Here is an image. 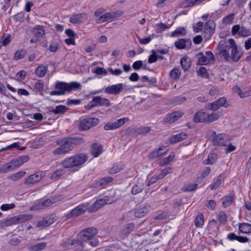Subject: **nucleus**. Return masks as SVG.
<instances>
[{"instance_id": "f257e3e1", "label": "nucleus", "mask_w": 251, "mask_h": 251, "mask_svg": "<svg viewBox=\"0 0 251 251\" xmlns=\"http://www.w3.org/2000/svg\"><path fill=\"white\" fill-rule=\"evenodd\" d=\"M87 160V154L81 153L66 158L60 164L64 168L70 169L79 167L84 164Z\"/></svg>"}, {"instance_id": "f03ea898", "label": "nucleus", "mask_w": 251, "mask_h": 251, "mask_svg": "<svg viewBox=\"0 0 251 251\" xmlns=\"http://www.w3.org/2000/svg\"><path fill=\"white\" fill-rule=\"evenodd\" d=\"M219 118L220 113L219 112H212L211 113H208L203 109H201L195 114L193 117V122L195 123L208 124L217 120Z\"/></svg>"}, {"instance_id": "7ed1b4c3", "label": "nucleus", "mask_w": 251, "mask_h": 251, "mask_svg": "<svg viewBox=\"0 0 251 251\" xmlns=\"http://www.w3.org/2000/svg\"><path fill=\"white\" fill-rule=\"evenodd\" d=\"M56 143L59 147L53 150L52 152L55 155L66 154L73 149L68 137L57 141Z\"/></svg>"}, {"instance_id": "20e7f679", "label": "nucleus", "mask_w": 251, "mask_h": 251, "mask_svg": "<svg viewBox=\"0 0 251 251\" xmlns=\"http://www.w3.org/2000/svg\"><path fill=\"white\" fill-rule=\"evenodd\" d=\"M81 85L77 82H72L70 83L64 82H58L55 84V88L59 91L63 92V95L65 92H70L74 89H78L80 88Z\"/></svg>"}, {"instance_id": "39448f33", "label": "nucleus", "mask_w": 251, "mask_h": 251, "mask_svg": "<svg viewBox=\"0 0 251 251\" xmlns=\"http://www.w3.org/2000/svg\"><path fill=\"white\" fill-rule=\"evenodd\" d=\"M100 120L97 118L88 117L81 120L79 122V130H87L99 123Z\"/></svg>"}, {"instance_id": "423d86ee", "label": "nucleus", "mask_w": 251, "mask_h": 251, "mask_svg": "<svg viewBox=\"0 0 251 251\" xmlns=\"http://www.w3.org/2000/svg\"><path fill=\"white\" fill-rule=\"evenodd\" d=\"M217 49L220 50L219 52V55L224 57L226 61H228L230 58L229 51L230 49L227 42L224 40L221 41Z\"/></svg>"}, {"instance_id": "0eeeda50", "label": "nucleus", "mask_w": 251, "mask_h": 251, "mask_svg": "<svg viewBox=\"0 0 251 251\" xmlns=\"http://www.w3.org/2000/svg\"><path fill=\"white\" fill-rule=\"evenodd\" d=\"M89 205V203L88 202L79 205L67 213V217L68 218H71L73 217H76L81 215L87 209L88 210Z\"/></svg>"}, {"instance_id": "6e6552de", "label": "nucleus", "mask_w": 251, "mask_h": 251, "mask_svg": "<svg viewBox=\"0 0 251 251\" xmlns=\"http://www.w3.org/2000/svg\"><path fill=\"white\" fill-rule=\"evenodd\" d=\"M129 121L128 117H125L117 120L115 122H110L106 124L104 126L105 130H111L116 129Z\"/></svg>"}, {"instance_id": "1a4fd4ad", "label": "nucleus", "mask_w": 251, "mask_h": 251, "mask_svg": "<svg viewBox=\"0 0 251 251\" xmlns=\"http://www.w3.org/2000/svg\"><path fill=\"white\" fill-rule=\"evenodd\" d=\"M226 100L225 97H222L212 102L208 103L207 104V109L213 111L214 112L220 109L221 107L224 106L225 107H226L227 105H226Z\"/></svg>"}, {"instance_id": "9d476101", "label": "nucleus", "mask_w": 251, "mask_h": 251, "mask_svg": "<svg viewBox=\"0 0 251 251\" xmlns=\"http://www.w3.org/2000/svg\"><path fill=\"white\" fill-rule=\"evenodd\" d=\"M45 176V173L43 171L36 172L30 175L25 181V185L33 184L39 182Z\"/></svg>"}, {"instance_id": "9b49d317", "label": "nucleus", "mask_w": 251, "mask_h": 251, "mask_svg": "<svg viewBox=\"0 0 251 251\" xmlns=\"http://www.w3.org/2000/svg\"><path fill=\"white\" fill-rule=\"evenodd\" d=\"M124 89L122 83H118L106 87L104 92L107 94L117 95L121 93Z\"/></svg>"}, {"instance_id": "f8f14e48", "label": "nucleus", "mask_w": 251, "mask_h": 251, "mask_svg": "<svg viewBox=\"0 0 251 251\" xmlns=\"http://www.w3.org/2000/svg\"><path fill=\"white\" fill-rule=\"evenodd\" d=\"M56 221V217L54 215H49L40 221L38 223L36 226L40 229H42L52 225Z\"/></svg>"}, {"instance_id": "ddd939ff", "label": "nucleus", "mask_w": 251, "mask_h": 251, "mask_svg": "<svg viewBox=\"0 0 251 251\" xmlns=\"http://www.w3.org/2000/svg\"><path fill=\"white\" fill-rule=\"evenodd\" d=\"M111 105L110 100L105 98H101L100 96L93 97L92 100L91 107H96L98 106H109Z\"/></svg>"}, {"instance_id": "4468645a", "label": "nucleus", "mask_w": 251, "mask_h": 251, "mask_svg": "<svg viewBox=\"0 0 251 251\" xmlns=\"http://www.w3.org/2000/svg\"><path fill=\"white\" fill-rule=\"evenodd\" d=\"M55 202V199L53 197H51V198H48L45 200H43L42 201H39L37 203H36L33 207L30 208V210H39L41 209L53 204Z\"/></svg>"}, {"instance_id": "2eb2a0df", "label": "nucleus", "mask_w": 251, "mask_h": 251, "mask_svg": "<svg viewBox=\"0 0 251 251\" xmlns=\"http://www.w3.org/2000/svg\"><path fill=\"white\" fill-rule=\"evenodd\" d=\"M109 203H110V202H108V200L106 198L97 200L91 206L89 207L88 211L90 213L95 212L102 208L105 204Z\"/></svg>"}, {"instance_id": "dca6fc26", "label": "nucleus", "mask_w": 251, "mask_h": 251, "mask_svg": "<svg viewBox=\"0 0 251 251\" xmlns=\"http://www.w3.org/2000/svg\"><path fill=\"white\" fill-rule=\"evenodd\" d=\"M149 210L150 206L148 204H141L135 209L134 215L136 218H140L145 216Z\"/></svg>"}, {"instance_id": "f3484780", "label": "nucleus", "mask_w": 251, "mask_h": 251, "mask_svg": "<svg viewBox=\"0 0 251 251\" xmlns=\"http://www.w3.org/2000/svg\"><path fill=\"white\" fill-rule=\"evenodd\" d=\"M209 133L213 138L212 142L214 145L218 146H225L226 145V142L223 134L217 135L216 132L213 130H209Z\"/></svg>"}, {"instance_id": "a211bd4d", "label": "nucleus", "mask_w": 251, "mask_h": 251, "mask_svg": "<svg viewBox=\"0 0 251 251\" xmlns=\"http://www.w3.org/2000/svg\"><path fill=\"white\" fill-rule=\"evenodd\" d=\"M144 187V183L138 179L137 183L132 186L131 189V193L133 195L139 194L143 191Z\"/></svg>"}, {"instance_id": "6ab92c4d", "label": "nucleus", "mask_w": 251, "mask_h": 251, "mask_svg": "<svg viewBox=\"0 0 251 251\" xmlns=\"http://www.w3.org/2000/svg\"><path fill=\"white\" fill-rule=\"evenodd\" d=\"M183 116V113L178 111H175L170 114L165 120V123H173Z\"/></svg>"}, {"instance_id": "aec40b11", "label": "nucleus", "mask_w": 251, "mask_h": 251, "mask_svg": "<svg viewBox=\"0 0 251 251\" xmlns=\"http://www.w3.org/2000/svg\"><path fill=\"white\" fill-rule=\"evenodd\" d=\"M102 152V146L99 143H94L92 144L90 153L94 157H98Z\"/></svg>"}, {"instance_id": "412c9836", "label": "nucleus", "mask_w": 251, "mask_h": 251, "mask_svg": "<svg viewBox=\"0 0 251 251\" xmlns=\"http://www.w3.org/2000/svg\"><path fill=\"white\" fill-rule=\"evenodd\" d=\"M191 44V41L189 39H180L175 43L176 47L179 49H184L187 46L189 48Z\"/></svg>"}, {"instance_id": "4be33fe9", "label": "nucleus", "mask_w": 251, "mask_h": 251, "mask_svg": "<svg viewBox=\"0 0 251 251\" xmlns=\"http://www.w3.org/2000/svg\"><path fill=\"white\" fill-rule=\"evenodd\" d=\"M187 135L184 132H181L176 135H172L169 139L171 143L175 144L186 139Z\"/></svg>"}, {"instance_id": "5701e85b", "label": "nucleus", "mask_w": 251, "mask_h": 251, "mask_svg": "<svg viewBox=\"0 0 251 251\" xmlns=\"http://www.w3.org/2000/svg\"><path fill=\"white\" fill-rule=\"evenodd\" d=\"M85 13H79L74 14L70 18V22L74 24H79L83 22L82 19L84 16H85Z\"/></svg>"}, {"instance_id": "b1692460", "label": "nucleus", "mask_w": 251, "mask_h": 251, "mask_svg": "<svg viewBox=\"0 0 251 251\" xmlns=\"http://www.w3.org/2000/svg\"><path fill=\"white\" fill-rule=\"evenodd\" d=\"M46 242H40L35 244L30 245L28 249L30 251H40L47 247Z\"/></svg>"}, {"instance_id": "393cba45", "label": "nucleus", "mask_w": 251, "mask_h": 251, "mask_svg": "<svg viewBox=\"0 0 251 251\" xmlns=\"http://www.w3.org/2000/svg\"><path fill=\"white\" fill-rule=\"evenodd\" d=\"M165 149L162 147L155 149L152 151L148 155V158L151 159L156 158L165 153Z\"/></svg>"}, {"instance_id": "a878e982", "label": "nucleus", "mask_w": 251, "mask_h": 251, "mask_svg": "<svg viewBox=\"0 0 251 251\" xmlns=\"http://www.w3.org/2000/svg\"><path fill=\"white\" fill-rule=\"evenodd\" d=\"M32 33L37 37H42L45 35V30L43 26L37 25L33 28Z\"/></svg>"}, {"instance_id": "bb28decb", "label": "nucleus", "mask_w": 251, "mask_h": 251, "mask_svg": "<svg viewBox=\"0 0 251 251\" xmlns=\"http://www.w3.org/2000/svg\"><path fill=\"white\" fill-rule=\"evenodd\" d=\"M70 142L73 148L77 145L83 144L85 142V140L83 137L79 136L68 137Z\"/></svg>"}, {"instance_id": "cd10ccee", "label": "nucleus", "mask_w": 251, "mask_h": 251, "mask_svg": "<svg viewBox=\"0 0 251 251\" xmlns=\"http://www.w3.org/2000/svg\"><path fill=\"white\" fill-rule=\"evenodd\" d=\"M180 64L184 71H187L191 66V61L188 57H183L180 59Z\"/></svg>"}, {"instance_id": "c85d7f7f", "label": "nucleus", "mask_w": 251, "mask_h": 251, "mask_svg": "<svg viewBox=\"0 0 251 251\" xmlns=\"http://www.w3.org/2000/svg\"><path fill=\"white\" fill-rule=\"evenodd\" d=\"M151 130L150 126H141L140 127H134L132 131L134 133L138 135H145L149 133Z\"/></svg>"}, {"instance_id": "c756f323", "label": "nucleus", "mask_w": 251, "mask_h": 251, "mask_svg": "<svg viewBox=\"0 0 251 251\" xmlns=\"http://www.w3.org/2000/svg\"><path fill=\"white\" fill-rule=\"evenodd\" d=\"M196 56L197 57L198 59V64L200 65H207L210 62V59H208V58H207L205 56H204V54L201 52H199L196 55Z\"/></svg>"}, {"instance_id": "7c9ffc66", "label": "nucleus", "mask_w": 251, "mask_h": 251, "mask_svg": "<svg viewBox=\"0 0 251 251\" xmlns=\"http://www.w3.org/2000/svg\"><path fill=\"white\" fill-rule=\"evenodd\" d=\"M239 230L240 232L245 234L251 233V225L249 223H240L239 225Z\"/></svg>"}, {"instance_id": "2f4dec72", "label": "nucleus", "mask_w": 251, "mask_h": 251, "mask_svg": "<svg viewBox=\"0 0 251 251\" xmlns=\"http://www.w3.org/2000/svg\"><path fill=\"white\" fill-rule=\"evenodd\" d=\"M231 51V57L234 62L238 61L241 58V53L238 50V47L235 46L233 48Z\"/></svg>"}, {"instance_id": "473e14b6", "label": "nucleus", "mask_w": 251, "mask_h": 251, "mask_svg": "<svg viewBox=\"0 0 251 251\" xmlns=\"http://www.w3.org/2000/svg\"><path fill=\"white\" fill-rule=\"evenodd\" d=\"M124 168V165L123 164L121 163H117L114 164L112 167L109 170L108 172L110 174H115L121 172Z\"/></svg>"}, {"instance_id": "72a5a7b5", "label": "nucleus", "mask_w": 251, "mask_h": 251, "mask_svg": "<svg viewBox=\"0 0 251 251\" xmlns=\"http://www.w3.org/2000/svg\"><path fill=\"white\" fill-rule=\"evenodd\" d=\"M217 160V155L214 152H211L209 154L208 157L202 161L204 165L213 164Z\"/></svg>"}, {"instance_id": "f704fd0d", "label": "nucleus", "mask_w": 251, "mask_h": 251, "mask_svg": "<svg viewBox=\"0 0 251 251\" xmlns=\"http://www.w3.org/2000/svg\"><path fill=\"white\" fill-rule=\"evenodd\" d=\"M68 108L63 105H58L55 107V108L51 107L50 110V112H53L55 114H63Z\"/></svg>"}, {"instance_id": "c9c22d12", "label": "nucleus", "mask_w": 251, "mask_h": 251, "mask_svg": "<svg viewBox=\"0 0 251 251\" xmlns=\"http://www.w3.org/2000/svg\"><path fill=\"white\" fill-rule=\"evenodd\" d=\"M16 217H17L18 224L25 222L33 218L32 215L29 214H21L18 216H16Z\"/></svg>"}, {"instance_id": "e433bc0d", "label": "nucleus", "mask_w": 251, "mask_h": 251, "mask_svg": "<svg viewBox=\"0 0 251 251\" xmlns=\"http://www.w3.org/2000/svg\"><path fill=\"white\" fill-rule=\"evenodd\" d=\"M233 196L230 194L225 196L223 198V206L224 207H226L228 206L231 205L233 201Z\"/></svg>"}, {"instance_id": "4c0bfd02", "label": "nucleus", "mask_w": 251, "mask_h": 251, "mask_svg": "<svg viewBox=\"0 0 251 251\" xmlns=\"http://www.w3.org/2000/svg\"><path fill=\"white\" fill-rule=\"evenodd\" d=\"M47 71V67L43 65H40L36 69V74L39 77L44 76Z\"/></svg>"}, {"instance_id": "58836bf2", "label": "nucleus", "mask_w": 251, "mask_h": 251, "mask_svg": "<svg viewBox=\"0 0 251 251\" xmlns=\"http://www.w3.org/2000/svg\"><path fill=\"white\" fill-rule=\"evenodd\" d=\"M113 180V178L110 176L104 177L101 178L99 181L97 182V187L103 186L107 185Z\"/></svg>"}, {"instance_id": "ea45409f", "label": "nucleus", "mask_w": 251, "mask_h": 251, "mask_svg": "<svg viewBox=\"0 0 251 251\" xmlns=\"http://www.w3.org/2000/svg\"><path fill=\"white\" fill-rule=\"evenodd\" d=\"M135 228V225L133 223H129L126 225L122 229V232L124 234H129L133 231Z\"/></svg>"}, {"instance_id": "a19ab883", "label": "nucleus", "mask_w": 251, "mask_h": 251, "mask_svg": "<svg viewBox=\"0 0 251 251\" xmlns=\"http://www.w3.org/2000/svg\"><path fill=\"white\" fill-rule=\"evenodd\" d=\"M65 173V171L64 169H58L53 173L50 178L52 180H56L58 179Z\"/></svg>"}, {"instance_id": "79ce46f5", "label": "nucleus", "mask_w": 251, "mask_h": 251, "mask_svg": "<svg viewBox=\"0 0 251 251\" xmlns=\"http://www.w3.org/2000/svg\"><path fill=\"white\" fill-rule=\"evenodd\" d=\"M204 224V217L202 213H200L195 220V225L197 227H201Z\"/></svg>"}, {"instance_id": "37998d69", "label": "nucleus", "mask_w": 251, "mask_h": 251, "mask_svg": "<svg viewBox=\"0 0 251 251\" xmlns=\"http://www.w3.org/2000/svg\"><path fill=\"white\" fill-rule=\"evenodd\" d=\"M25 174L26 172L25 171H22L13 174L10 176H9V178L14 181H16L22 178L25 175Z\"/></svg>"}, {"instance_id": "c03bdc74", "label": "nucleus", "mask_w": 251, "mask_h": 251, "mask_svg": "<svg viewBox=\"0 0 251 251\" xmlns=\"http://www.w3.org/2000/svg\"><path fill=\"white\" fill-rule=\"evenodd\" d=\"M108 20L115 19L121 16L123 12L120 11H111L106 13Z\"/></svg>"}, {"instance_id": "a18cd8bd", "label": "nucleus", "mask_w": 251, "mask_h": 251, "mask_svg": "<svg viewBox=\"0 0 251 251\" xmlns=\"http://www.w3.org/2000/svg\"><path fill=\"white\" fill-rule=\"evenodd\" d=\"M223 178V175H219L216 180L214 181L210 185V188L211 190H215L218 188V187L220 186L221 183V180Z\"/></svg>"}, {"instance_id": "49530a36", "label": "nucleus", "mask_w": 251, "mask_h": 251, "mask_svg": "<svg viewBox=\"0 0 251 251\" xmlns=\"http://www.w3.org/2000/svg\"><path fill=\"white\" fill-rule=\"evenodd\" d=\"M180 75V71L177 68L173 69L170 73V77L174 79H176L179 78Z\"/></svg>"}, {"instance_id": "de8ad7c7", "label": "nucleus", "mask_w": 251, "mask_h": 251, "mask_svg": "<svg viewBox=\"0 0 251 251\" xmlns=\"http://www.w3.org/2000/svg\"><path fill=\"white\" fill-rule=\"evenodd\" d=\"M4 224L5 226H11L13 225L18 224L17 217L16 216H14L5 220L4 221Z\"/></svg>"}, {"instance_id": "09e8293b", "label": "nucleus", "mask_w": 251, "mask_h": 251, "mask_svg": "<svg viewBox=\"0 0 251 251\" xmlns=\"http://www.w3.org/2000/svg\"><path fill=\"white\" fill-rule=\"evenodd\" d=\"M186 34L185 30L184 27L177 28L171 33L172 37L178 36L179 35H184Z\"/></svg>"}, {"instance_id": "8fccbe9b", "label": "nucleus", "mask_w": 251, "mask_h": 251, "mask_svg": "<svg viewBox=\"0 0 251 251\" xmlns=\"http://www.w3.org/2000/svg\"><path fill=\"white\" fill-rule=\"evenodd\" d=\"M25 53L26 50H19L15 52L14 58L16 60L21 59L24 57Z\"/></svg>"}, {"instance_id": "3c124183", "label": "nucleus", "mask_w": 251, "mask_h": 251, "mask_svg": "<svg viewBox=\"0 0 251 251\" xmlns=\"http://www.w3.org/2000/svg\"><path fill=\"white\" fill-rule=\"evenodd\" d=\"M13 170L10 162L0 167V173H5Z\"/></svg>"}, {"instance_id": "603ef678", "label": "nucleus", "mask_w": 251, "mask_h": 251, "mask_svg": "<svg viewBox=\"0 0 251 251\" xmlns=\"http://www.w3.org/2000/svg\"><path fill=\"white\" fill-rule=\"evenodd\" d=\"M13 148H18L20 150H24L25 149V147H22L21 148H20L19 143H14L11 145H10L7 146L5 148L0 149V152L6 150H11Z\"/></svg>"}, {"instance_id": "864d4df0", "label": "nucleus", "mask_w": 251, "mask_h": 251, "mask_svg": "<svg viewBox=\"0 0 251 251\" xmlns=\"http://www.w3.org/2000/svg\"><path fill=\"white\" fill-rule=\"evenodd\" d=\"M251 35V31L248 28L244 26H241V29L239 31V36L242 37L249 36Z\"/></svg>"}, {"instance_id": "5fc2aeb1", "label": "nucleus", "mask_w": 251, "mask_h": 251, "mask_svg": "<svg viewBox=\"0 0 251 251\" xmlns=\"http://www.w3.org/2000/svg\"><path fill=\"white\" fill-rule=\"evenodd\" d=\"M157 60V55L155 50H151V54L150 55L148 58V62L149 63H152Z\"/></svg>"}, {"instance_id": "6e6d98bb", "label": "nucleus", "mask_w": 251, "mask_h": 251, "mask_svg": "<svg viewBox=\"0 0 251 251\" xmlns=\"http://www.w3.org/2000/svg\"><path fill=\"white\" fill-rule=\"evenodd\" d=\"M197 75L202 77H207L208 74L206 69L204 67H201L197 71Z\"/></svg>"}, {"instance_id": "4d7b16f0", "label": "nucleus", "mask_w": 251, "mask_h": 251, "mask_svg": "<svg viewBox=\"0 0 251 251\" xmlns=\"http://www.w3.org/2000/svg\"><path fill=\"white\" fill-rule=\"evenodd\" d=\"M234 18V14L232 13L228 14L223 19V23L225 24H230Z\"/></svg>"}, {"instance_id": "13d9d810", "label": "nucleus", "mask_w": 251, "mask_h": 251, "mask_svg": "<svg viewBox=\"0 0 251 251\" xmlns=\"http://www.w3.org/2000/svg\"><path fill=\"white\" fill-rule=\"evenodd\" d=\"M233 89L234 92L238 94V95H239L242 98H245L248 96L247 92L242 93L240 88L237 86H234Z\"/></svg>"}, {"instance_id": "bf43d9fd", "label": "nucleus", "mask_w": 251, "mask_h": 251, "mask_svg": "<svg viewBox=\"0 0 251 251\" xmlns=\"http://www.w3.org/2000/svg\"><path fill=\"white\" fill-rule=\"evenodd\" d=\"M10 163L13 169L16 168H18L22 165L18 157L13 159L10 162Z\"/></svg>"}, {"instance_id": "052dcab7", "label": "nucleus", "mask_w": 251, "mask_h": 251, "mask_svg": "<svg viewBox=\"0 0 251 251\" xmlns=\"http://www.w3.org/2000/svg\"><path fill=\"white\" fill-rule=\"evenodd\" d=\"M26 72L24 70L19 71L16 75V79L18 81H21L25 78Z\"/></svg>"}, {"instance_id": "680f3d73", "label": "nucleus", "mask_w": 251, "mask_h": 251, "mask_svg": "<svg viewBox=\"0 0 251 251\" xmlns=\"http://www.w3.org/2000/svg\"><path fill=\"white\" fill-rule=\"evenodd\" d=\"M93 72L98 75H106L107 74V71L103 68L96 67L93 71Z\"/></svg>"}, {"instance_id": "e2e57ef3", "label": "nucleus", "mask_w": 251, "mask_h": 251, "mask_svg": "<svg viewBox=\"0 0 251 251\" xmlns=\"http://www.w3.org/2000/svg\"><path fill=\"white\" fill-rule=\"evenodd\" d=\"M174 158V155H170L168 157L165 158L162 161L160 162V165L165 166L171 162Z\"/></svg>"}, {"instance_id": "0e129e2a", "label": "nucleus", "mask_w": 251, "mask_h": 251, "mask_svg": "<svg viewBox=\"0 0 251 251\" xmlns=\"http://www.w3.org/2000/svg\"><path fill=\"white\" fill-rule=\"evenodd\" d=\"M85 232H88L90 235H91V237H93L94 235L98 233V230L94 227H89L84 230V233Z\"/></svg>"}, {"instance_id": "69168bd1", "label": "nucleus", "mask_w": 251, "mask_h": 251, "mask_svg": "<svg viewBox=\"0 0 251 251\" xmlns=\"http://www.w3.org/2000/svg\"><path fill=\"white\" fill-rule=\"evenodd\" d=\"M15 206L16 205L14 203L3 204L0 206V209L2 211H6L11 209H13L15 208Z\"/></svg>"}, {"instance_id": "338daca9", "label": "nucleus", "mask_w": 251, "mask_h": 251, "mask_svg": "<svg viewBox=\"0 0 251 251\" xmlns=\"http://www.w3.org/2000/svg\"><path fill=\"white\" fill-rule=\"evenodd\" d=\"M108 19L106 13L101 15L99 18L96 20V23L98 24H101L102 23L108 21Z\"/></svg>"}, {"instance_id": "774afa93", "label": "nucleus", "mask_w": 251, "mask_h": 251, "mask_svg": "<svg viewBox=\"0 0 251 251\" xmlns=\"http://www.w3.org/2000/svg\"><path fill=\"white\" fill-rule=\"evenodd\" d=\"M211 169L209 167H205L201 171V176L202 178H205L210 173Z\"/></svg>"}]
</instances>
